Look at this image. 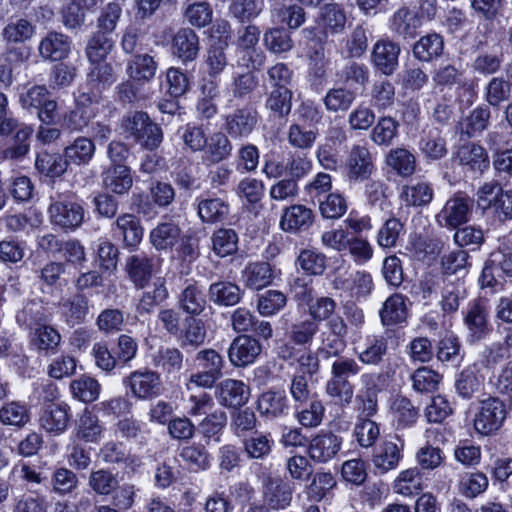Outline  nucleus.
Returning <instances> with one entry per match:
<instances>
[{
	"label": "nucleus",
	"mask_w": 512,
	"mask_h": 512,
	"mask_svg": "<svg viewBox=\"0 0 512 512\" xmlns=\"http://www.w3.org/2000/svg\"><path fill=\"white\" fill-rule=\"evenodd\" d=\"M103 430L98 417L85 409L77 423L76 437L86 443H97L102 438Z\"/></svg>",
	"instance_id": "nucleus-27"
},
{
	"label": "nucleus",
	"mask_w": 512,
	"mask_h": 512,
	"mask_svg": "<svg viewBox=\"0 0 512 512\" xmlns=\"http://www.w3.org/2000/svg\"><path fill=\"white\" fill-rule=\"evenodd\" d=\"M482 385V380L476 375L471 368L463 370L456 379L455 387L458 394L465 398H471L477 393Z\"/></svg>",
	"instance_id": "nucleus-64"
},
{
	"label": "nucleus",
	"mask_w": 512,
	"mask_h": 512,
	"mask_svg": "<svg viewBox=\"0 0 512 512\" xmlns=\"http://www.w3.org/2000/svg\"><path fill=\"white\" fill-rule=\"evenodd\" d=\"M127 270L131 280L139 288L147 285L153 271L149 258H131Z\"/></svg>",
	"instance_id": "nucleus-60"
},
{
	"label": "nucleus",
	"mask_w": 512,
	"mask_h": 512,
	"mask_svg": "<svg viewBox=\"0 0 512 512\" xmlns=\"http://www.w3.org/2000/svg\"><path fill=\"white\" fill-rule=\"evenodd\" d=\"M261 344L255 338L248 335L237 336L229 346L228 358L236 367H244L252 364L260 355Z\"/></svg>",
	"instance_id": "nucleus-8"
},
{
	"label": "nucleus",
	"mask_w": 512,
	"mask_h": 512,
	"mask_svg": "<svg viewBox=\"0 0 512 512\" xmlns=\"http://www.w3.org/2000/svg\"><path fill=\"white\" fill-rule=\"evenodd\" d=\"M420 26V17L406 7L398 9L391 19V29L403 38H413Z\"/></svg>",
	"instance_id": "nucleus-21"
},
{
	"label": "nucleus",
	"mask_w": 512,
	"mask_h": 512,
	"mask_svg": "<svg viewBox=\"0 0 512 512\" xmlns=\"http://www.w3.org/2000/svg\"><path fill=\"white\" fill-rule=\"evenodd\" d=\"M88 486L97 495L107 496L115 491L119 486V481L116 474L103 468L90 473Z\"/></svg>",
	"instance_id": "nucleus-38"
},
{
	"label": "nucleus",
	"mask_w": 512,
	"mask_h": 512,
	"mask_svg": "<svg viewBox=\"0 0 512 512\" xmlns=\"http://www.w3.org/2000/svg\"><path fill=\"white\" fill-rule=\"evenodd\" d=\"M361 381L365 385L356 395V405L359 416L370 418L377 412L376 377L373 374H363Z\"/></svg>",
	"instance_id": "nucleus-16"
},
{
	"label": "nucleus",
	"mask_w": 512,
	"mask_h": 512,
	"mask_svg": "<svg viewBox=\"0 0 512 512\" xmlns=\"http://www.w3.org/2000/svg\"><path fill=\"white\" fill-rule=\"evenodd\" d=\"M334 278L332 280L335 289L348 291L351 297L360 298L369 295L373 288V281L370 274L357 272L353 279L345 278V262L337 259L335 262Z\"/></svg>",
	"instance_id": "nucleus-6"
},
{
	"label": "nucleus",
	"mask_w": 512,
	"mask_h": 512,
	"mask_svg": "<svg viewBox=\"0 0 512 512\" xmlns=\"http://www.w3.org/2000/svg\"><path fill=\"white\" fill-rule=\"evenodd\" d=\"M124 131L146 149L153 150L162 142V130L144 112L127 115L122 122Z\"/></svg>",
	"instance_id": "nucleus-2"
},
{
	"label": "nucleus",
	"mask_w": 512,
	"mask_h": 512,
	"mask_svg": "<svg viewBox=\"0 0 512 512\" xmlns=\"http://www.w3.org/2000/svg\"><path fill=\"white\" fill-rule=\"evenodd\" d=\"M400 47L389 41H378L372 51V61L376 68L385 75H391L398 66Z\"/></svg>",
	"instance_id": "nucleus-14"
},
{
	"label": "nucleus",
	"mask_w": 512,
	"mask_h": 512,
	"mask_svg": "<svg viewBox=\"0 0 512 512\" xmlns=\"http://www.w3.org/2000/svg\"><path fill=\"white\" fill-rule=\"evenodd\" d=\"M172 48L173 53L182 60L194 59L199 50L198 38L195 32L188 28L178 31L173 39Z\"/></svg>",
	"instance_id": "nucleus-33"
},
{
	"label": "nucleus",
	"mask_w": 512,
	"mask_h": 512,
	"mask_svg": "<svg viewBox=\"0 0 512 512\" xmlns=\"http://www.w3.org/2000/svg\"><path fill=\"white\" fill-rule=\"evenodd\" d=\"M229 206L221 199H205L198 204V214L204 222L215 223L224 220Z\"/></svg>",
	"instance_id": "nucleus-45"
},
{
	"label": "nucleus",
	"mask_w": 512,
	"mask_h": 512,
	"mask_svg": "<svg viewBox=\"0 0 512 512\" xmlns=\"http://www.w3.org/2000/svg\"><path fill=\"white\" fill-rule=\"evenodd\" d=\"M49 213L52 222L63 228H77L84 218L83 208L73 202H55L50 205Z\"/></svg>",
	"instance_id": "nucleus-13"
},
{
	"label": "nucleus",
	"mask_w": 512,
	"mask_h": 512,
	"mask_svg": "<svg viewBox=\"0 0 512 512\" xmlns=\"http://www.w3.org/2000/svg\"><path fill=\"white\" fill-rule=\"evenodd\" d=\"M472 201L463 196H455L449 199L440 213L437 221L441 226L456 229L468 222L472 213Z\"/></svg>",
	"instance_id": "nucleus-7"
},
{
	"label": "nucleus",
	"mask_w": 512,
	"mask_h": 512,
	"mask_svg": "<svg viewBox=\"0 0 512 512\" xmlns=\"http://www.w3.org/2000/svg\"><path fill=\"white\" fill-rule=\"evenodd\" d=\"M257 123L256 115L248 108L237 109L226 117L225 128L234 138L248 136Z\"/></svg>",
	"instance_id": "nucleus-17"
},
{
	"label": "nucleus",
	"mask_w": 512,
	"mask_h": 512,
	"mask_svg": "<svg viewBox=\"0 0 512 512\" xmlns=\"http://www.w3.org/2000/svg\"><path fill=\"white\" fill-rule=\"evenodd\" d=\"M457 157L462 165L470 167L473 171L482 172L488 165L485 150L476 144H468L460 147Z\"/></svg>",
	"instance_id": "nucleus-43"
},
{
	"label": "nucleus",
	"mask_w": 512,
	"mask_h": 512,
	"mask_svg": "<svg viewBox=\"0 0 512 512\" xmlns=\"http://www.w3.org/2000/svg\"><path fill=\"white\" fill-rule=\"evenodd\" d=\"M66 160L63 161L59 154L41 152L36 158V168L46 176L55 177L63 174L67 168Z\"/></svg>",
	"instance_id": "nucleus-57"
},
{
	"label": "nucleus",
	"mask_w": 512,
	"mask_h": 512,
	"mask_svg": "<svg viewBox=\"0 0 512 512\" xmlns=\"http://www.w3.org/2000/svg\"><path fill=\"white\" fill-rule=\"evenodd\" d=\"M347 176L352 181L368 180L374 171L372 156L365 146L355 145L347 160Z\"/></svg>",
	"instance_id": "nucleus-11"
},
{
	"label": "nucleus",
	"mask_w": 512,
	"mask_h": 512,
	"mask_svg": "<svg viewBox=\"0 0 512 512\" xmlns=\"http://www.w3.org/2000/svg\"><path fill=\"white\" fill-rule=\"evenodd\" d=\"M104 184L111 191L122 194L132 187V177L126 165H114L104 176Z\"/></svg>",
	"instance_id": "nucleus-41"
},
{
	"label": "nucleus",
	"mask_w": 512,
	"mask_h": 512,
	"mask_svg": "<svg viewBox=\"0 0 512 512\" xmlns=\"http://www.w3.org/2000/svg\"><path fill=\"white\" fill-rule=\"evenodd\" d=\"M411 379L413 382V388L416 391L421 393H432L437 390L442 380V376L428 367H421L412 374Z\"/></svg>",
	"instance_id": "nucleus-50"
},
{
	"label": "nucleus",
	"mask_w": 512,
	"mask_h": 512,
	"mask_svg": "<svg viewBox=\"0 0 512 512\" xmlns=\"http://www.w3.org/2000/svg\"><path fill=\"white\" fill-rule=\"evenodd\" d=\"M180 457L186 463L189 470L193 472L206 470L210 466L207 451L199 445H190L182 448Z\"/></svg>",
	"instance_id": "nucleus-53"
},
{
	"label": "nucleus",
	"mask_w": 512,
	"mask_h": 512,
	"mask_svg": "<svg viewBox=\"0 0 512 512\" xmlns=\"http://www.w3.org/2000/svg\"><path fill=\"white\" fill-rule=\"evenodd\" d=\"M324 415L325 407L322 401L313 399L305 408L297 412L296 418L301 426L316 428L321 425Z\"/></svg>",
	"instance_id": "nucleus-56"
},
{
	"label": "nucleus",
	"mask_w": 512,
	"mask_h": 512,
	"mask_svg": "<svg viewBox=\"0 0 512 512\" xmlns=\"http://www.w3.org/2000/svg\"><path fill=\"white\" fill-rule=\"evenodd\" d=\"M469 332V341L478 342L484 339L490 332L488 311L481 301H475L467 311L464 319Z\"/></svg>",
	"instance_id": "nucleus-12"
},
{
	"label": "nucleus",
	"mask_w": 512,
	"mask_h": 512,
	"mask_svg": "<svg viewBox=\"0 0 512 512\" xmlns=\"http://www.w3.org/2000/svg\"><path fill=\"white\" fill-rule=\"evenodd\" d=\"M313 213L303 205H293L287 208L281 218L280 226L285 231L305 229L312 224Z\"/></svg>",
	"instance_id": "nucleus-25"
},
{
	"label": "nucleus",
	"mask_w": 512,
	"mask_h": 512,
	"mask_svg": "<svg viewBox=\"0 0 512 512\" xmlns=\"http://www.w3.org/2000/svg\"><path fill=\"white\" fill-rule=\"evenodd\" d=\"M195 361L201 370L191 374L189 383L204 389L212 388L223 375V357L214 349H203L197 352Z\"/></svg>",
	"instance_id": "nucleus-3"
},
{
	"label": "nucleus",
	"mask_w": 512,
	"mask_h": 512,
	"mask_svg": "<svg viewBox=\"0 0 512 512\" xmlns=\"http://www.w3.org/2000/svg\"><path fill=\"white\" fill-rule=\"evenodd\" d=\"M114 41L103 32H97L89 40L86 54L91 63L103 62L107 55L112 51Z\"/></svg>",
	"instance_id": "nucleus-44"
},
{
	"label": "nucleus",
	"mask_w": 512,
	"mask_h": 512,
	"mask_svg": "<svg viewBox=\"0 0 512 512\" xmlns=\"http://www.w3.org/2000/svg\"><path fill=\"white\" fill-rule=\"evenodd\" d=\"M94 151V143L86 137H80L73 144L65 148L64 156L67 163L81 165L87 164L91 160Z\"/></svg>",
	"instance_id": "nucleus-42"
},
{
	"label": "nucleus",
	"mask_w": 512,
	"mask_h": 512,
	"mask_svg": "<svg viewBox=\"0 0 512 512\" xmlns=\"http://www.w3.org/2000/svg\"><path fill=\"white\" fill-rule=\"evenodd\" d=\"M444 48V42L438 34H428L417 41L413 47L414 56L421 61H431L439 57Z\"/></svg>",
	"instance_id": "nucleus-37"
},
{
	"label": "nucleus",
	"mask_w": 512,
	"mask_h": 512,
	"mask_svg": "<svg viewBox=\"0 0 512 512\" xmlns=\"http://www.w3.org/2000/svg\"><path fill=\"white\" fill-rule=\"evenodd\" d=\"M263 499L265 505L271 509H284L291 503L292 492L282 481L269 479L264 486Z\"/></svg>",
	"instance_id": "nucleus-19"
},
{
	"label": "nucleus",
	"mask_w": 512,
	"mask_h": 512,
	"mask_svg": "<svg viewBox=\"0 0 512 512\" xmlns=\"http://www.w3.org/2000/svg\"><path fill=\"white\" fill-rule=\"evenodd\" d=\"M63 313L69 325L83 322L89 313V300L84 294H76L62 304Z\"/></svg>",
	"instance_id": "nucleus-40"
},
{
	"label": "nucleus",
	"mask_w": 512,
	"mask_h": 512,
	"mask_svg": "<svg viewBox=\"0 0 512 512\" xmlns=\"http://www.w3.org/2000/svg\"><path fill=\"white\" fill-rule=\"evenodd\" d=\"M116 225L129 252L135 251L143 237V228L139 220L132 214H124L117 218Z\"/></svg>",
	"instance_id": "nucleus-26"
},
{
	"label": "nucleus",
	"mask_w": 512,
	"mask_h": 512,
	"mask_svg": "<svg viewBox=\"0 0 512 512\" xmlns=\"http://www.w3.org/2000/svg\"><path fill=\"white\" fill-rule=\"evenodd\" d=\"M336 486V479L330 472H316L310 483L304 488V493L310 501L320 502L327 493Z\"/></svg>",
	"instance_id": "nucleus-29"
},
{
	"label": "nucleus",
	"mask_w": 512,
	"mask_h": 512,
	"mask_svg": "<svg viewBox=\"0 0 512 512\" xmlns=\"http://www.w3.org/2000/svg\"><path fill=\"white\" fill-rule=\"evenodd\" d=\"M387 164L402 176H409L415 171V157L404 148L391 150L387 155Z\"/></svg>",
	"instance_id": "nucleus-49"
},
{
	"label": "nucleus",
	"mask_w": 512,
	"mask_h": 512,
	"mask_svg": "<svg viewBox=\"0 0 512 512\" xmlns=\"http://www.w3.org/2000/svg\"><path fill=\"white\" fill-rule=\"evenodd\" d=\"M396 494L411 497L418 495L423 490L422 473L417 467L402 470L392 484Z\"/></svg>",
	"instance_id": "nucleus-18"
},
{
	"label": "nucleus",
	"mask_w": 512,
	"mask_h": 512,
	"mask_svg": "<svg viewBox=\"0 0 512 512\" xmlns=\"http://www.w3.org/2000/svg\"><path fill=\"white\" fill-rule=\"evenodd\" d=\"M406 304L404 296L398 293L391 295L383 303L380 318L383 325H395L406 319Z\"/></svg>",
	"instance_id": "nucleus-32"
},
{
	"label": "nucleus",
	"mask_w": 512,
	"mask_h": 512,
	"mask_svg": "<svg viewBox=\"0 0 512 512\" xmlns=\"http://www.w3.org/2000/svg\"><path fill=\"white\" fill-rule=\"evenodd\" d=\"M156 71V63L147 54L138 55L128 65V72L134 81H149Z\"/></svg>",
	"instance_id": "nucleus-51"
},
{
	"label": "nucleus",
	"mask_w": 512,
	"mask_h": 512,
	"mask_svg": "<svg viewBox=\"0 0 512 512\" xmlns=\"http://www.w3.org/2000/svg\"><path fill=\"white\" fill-rule=\"evenodd\" d=\"M325 391L329 397L336 399L341 405L350 404L354 395V387L348 379L335 377H330L326 382Z\"/></svg>",
	"instance_id": "nucleus-54"
},
{
	"label": "nucleus",
	"mask_w": 512,
	"mask_h": 512,
	"mask_svg": "<svg viewBox=\"0 0 512 512\" xmlns=\"http://www.w3.org/2000/svg\"><path fill=\"white\" fill-rule=\"evenodd\" d=\"M184 326V329L180 330L177 336L181 347L191 346L197 348L201 346L206 338L204 323L196 318H186Z\"/></svg>",
	"instance_id": "nucleus-36"
},
{
	"label": "nucleus",
	"mask_w": 512,
	"mask_h": 512,
	"mask_svg": "<svg viewBox=\"0 0 512 512\" xmlns=\"http://www.w3.org/2000/svg\"><path fill=\"white\" fill-rule=\"evenodd\" d=\"M249 387L242 381L236 379H225L221 381L215 390V397L218 402L230 408L243 406L249 399Z\"/></svg>",
	"instance_id": "nucleus-9"
},
{
	"label": "nucleus",
	"mask_w": 512,
	"mask_h": 512,
	"mask_svg": "<svg viewBox=\"0 0 512 512\" xmlns=\"http://www.w3.org/2000/svg\"><path fill=\"white\" fill-rule=\"evenodd\" d=\"M391 409L398 425L403 427L410 426L417 420L418 410L413 406L411 401L405 397H396L392 403Z\"/></svg>",
	"instance_id": "nucleus-63"
},
{
	"label": "nucleus",
	"mask_w": 512,
	"mask_h": 512,
	"mask_svg": "<svg viewBox=\"0 0 512 512\" xmlns=\"http://www.w3.org/2000/svg\"><path fill=\"white\" fill-rule=\"evenodd\" d=\"M93 64V68L88 73L87 81L93 90L100 92L106 86L114 82L113 69L106 62Z\"/></svg>",
	"instance_id": "nucleus-61"
},
{
	"label": "nucleus",
	"mask_w": 512,
	"mask_h": 512,
	"mask_svg": "<svg viewBox=\"0 0 512 512\" xmlns=\"http://www.w3.org/2000/svg\"><path fill=\"white\" fill-rule=\"evenodd\" d=\"M243 291L231 282H218L210 285V299L220 306H234L241 300Z\"/></svg>",
	"instance_id": "nucleus-30"
},
{
	"label": "nucleus",
	"mask_w": 512,
	"mask_h": 512,
	"mask_svg": "<svg viewBox=\"0 0 512 512\" xmlns=\"http://www.w3.org/2000/svg\"><path fill=\"white\" fill-rule=\"evenodd\" d=\"M206 154L212 162H219L227 158L231 151L232 146L226 135L223 133H215L207 139Z\"/></svg>",
	"instance_id": "nucleus-59"
},
{
	"label": "nucleus",
	"mask_w": 512,
	"mask_h": 512,
	"mask_svg": "<svg viewBox=\"0 0 512 512\" xmlns=\"http://www.w3.org/2000/svg\"><path fill=\"white\" fill-rule=\"evenodd\" d=\"M273 444L270 435L255 433L244 440V449L249 458L263 459L271 453Z\"/></svg>",
	"instance_id": "nucleus-52"
},
{
	"label": "nucleus",
	"mask_w": 512,
	"mask_h": 512,
	"mask_svg": "<svg viewBox=\"0 0 512 512\" xmlns=\"http://www.w3.org/2000/svg\"><path fill=\"white\" fill-rule=\"evenodd\" d=\"M70 418L71 413L68 404H52L44 410L40 418V424L47 432L59 435L67 429Z\"/></svg>",
	"instance_id": "nucleus-15"
},
{
	"label": "nucleus",
	"mask_w": 512,
	"mask_h": 512,
	"mask_svg": "<svg viewBox=\"0 0 512 512\" xmlns=\"http://www.w3.org/2000/svg\"><path fill=\"white\" fill-rule=\"evenodd\" d=\"M404 444L384 441L372 458L373 467L377 474H385L395 470L403 458Z\"/></svg>",
	"instance_id": "nucleus-10"
},
{
	"label": "nucleus",
	"mask_w": 512,
	"mask_h": 512,
	"mask_svg": "<svg viewBox=\"0 0 512 512\" xmlns=\"http://www.w3.org/2000/svg\"><path fill=\"white\" fill-rule=\"evenodd\" d=\"M78 483L77 475L67 468H58L53 473L52 489L59 495L72 493L78 487Z\"/></svg>",
	"instance_id": "nucleus-62"
},
{
	"label": "nucleus",
	"mask_w": 512,
	"mask_h": 512,
	"mask_svg": "<svg viewBox=\"0 0 512 512\" xmlns=\"http://www.w3.org/2000/svg\"><path fill=\"white\" fill-rule=\"evenodd\" d=\"M344 9L338 4H327L321 9L320 25L325 32L339 33L346 24Z\"/></svg>",
	"instance_id": "nucleus-39"
},
{
	"label": "nucleus",
	"mask_w": 512,
	"mask_h": 512,
	"mask_svg": "<svg viewBox=\"0 0 512 512\" xmlns=\"http://www.w3.org/2000/svg\"><path fill=\"white\" fill-rule=\"evenodd\" d=\"M488 487V478L482 472L465 473L459 481V492L467 498H475Z\"/></svg>",
	"instance_id": "nucleus-47"
},
{
	"label": "nucleus",
	"mask_w": 512,
	"mask_h": 512,
	"mask_svg": "<svg viewBox=\"0 0 512 512\" xmlns=\"http://www.w3.org/2000/svg\"><path fill=\"white\" fill-rule=\"evenodd\" d=\"M343 439L337 434L321 430L313 435L307 445V455L315 464H325L334 459L342 448Z\"/></svg>",
	"instance_id": "nucleus-5"
},
{
	"label": "nucleus",
	"mask_w": 512,
	"mask_h": 512,
	"mask_svg": "<svg viewBox=\"0 0 512 512\" xmlns=\"http://www.w3.org/2000/svg\"><path fill=\"white\" fill-rule=\"evenodd\" d=\"M180 309L190 315H199L206 306V298L196 283L187 284L178 296Z\"/></svg>",
	"instance_id": "nucleus-22"
},
{
	"label": "nucleus",
	"mask_w": 512,
	"mask_h": 512,
	"mask_svg": "<svg viewBox=\"0 0 512 512\" xmlns=\"http://www.w3.org/2000/svg\"><path fill=\"white\" fill-rule=\"evenodd\" d=\"M263 41L267 49L275 54L287 52L293 47L289 32L282 28H272L266 31Z\"/></svg>",
	"instance_id": "nucleus-55"
},
{
	"label": "nucleus",
	"mask_w": 512,
	"mask_h": 512,
	"mask_svg": "<svg viewBox=\"0 0 512 512\" xmlns=\"http://www.w3.org/2000/svg\"><path fill=\"white\" fill-rule=\"evenodd\" d=\"M30 421V410L25 403L11 401L0 408V422L6 426L24 427Z\"/></svg>",
	"instance_id": "nucleus-31"
},
{
	"label": "nucleus",
	"mask_w": 512,
	"mask_h": 512,
	"mask_svg": "<svg viewBox=\"0 0 512 512\" xmlns=\"http://www.w3.org/2000/svg\"><path fill=\"white\" fill-rule=\"evenodd\" d=\"M354 434L360 446L368 448L374 445L380 436L378 424L370 418L358 416Z\"/></svg>",
	"instance_id": "nucleus-48"
},
{
	"label": "nucleus",
	"mask_w": 512,
	"mask_h": 512,
	"mask_svg": "<svg viewBox=\"0 0 512 512\" xmlns=\"http://www.w3.org/2000/svg\"><path fill=\"white\" fill-rule=\"evenodd\" d=\"M287 402V397L283 392L267 391L258 400V410L267 417L277 418L287 410Z\"/></svg>",
	"instance_id": "nucleus-34"
},
{
	"label": "nucleus",
	"mask_w": 512,
	"mask_h": 512,
	"mask_svg": "<svg viewBox=\"0 0 512 512\" xmlns=\"http://www.w3.org/2000/svg\"><path fill=\"white\" fill-rule=\"evenodd\" d=\"M60 342V333L50 325L43 324L35 327L30 334V344L46 354L56 352Z\"/></svg>",
	"instance_id": "nucleus-20"
},
{
	"label": "nucleus",
	"mask_w": 512,
	"mask_h": 512,
	"mask_svg": "<svg viewBox=\"0 0 512 512\" xmlns=\"http://www.w3.org/2000/svg\"><path fill=\"white\" fill-rule=\"evenodd\" d=\"M238 237L232 229H219L212 237V248L218 256H230L238 250Z\"/></svg>",
	"instance_id": "nucleus-46"
},
{
	"label": "nucleus",
	"mask_w": 512,
	"mask_h": 512,
	"mask_svg": "<svg viewBox=\"0 0 512 512\" xmlns=\"http://www.w3.org/2000/svg\"><path fill=\"white\" fill-rule=\"evenodd\" d=\"M70 50L66 36L60 33H49L40 43L39 51L45 59L59 61L65 58Z\"/></svg>",
	"instance_id": "nucleus-24"
},
{
	"label": "nucleus",
	"mask_w": 512,
	"mask_h": 512,
	"mask_svg": "<svg viewBox=\"0 0 512 512\" xmlns=\"http://www.w3.org/2000/svg\"><path fill=\"white\" fill-rule=\"evenodd\" d=\"M246 286L260 290L269 285L273 279V269L266 261H257L250 264L243 274Z\"/></svg>",
	"instance_id": "nucleus-28"
},
{
	"label": "nucleus",
	"mask_w": 512,
	"mask_h": 512,
	"mask_svg": "<svg viewBox=\"0 0 512 512\" xmlns=\"http://www.w3.org/2000/svg\"><path fill=\"white\" fill-rule=\"evenodd\" d=\"M388 351V341L382 335H369L365 347L358 353V359L365 365H378Z\"/></svg>",
	"instance_id": "nucleus-23"
},
{
	"label": "nucleus",
	"mask_w": 512,
	"mask_h": 512,
	"mask_svg": "<svg viewBox=\"0 0 512 512\" xmlns=\"http://www.w3.org/2000/svg\"><path fill=\"white\" fill-rule=\"evenodd\" d=\"M286 296L277 290H268L258 297L257 310L262 316H272L286 305Z\"/></svg>",
	"instance_id": "nucleus-58"
},
{
	"label": "nucleus",
	"mask_w": 512,
	"mask_h": 512,
	"mask_svg": "<svg viewBox=\"0 0 512 512\" xmlns=\"http://www.w3.org/2000/svg\"><path fill=\"white\" fill-rule=\"evenodd\" d=\"M123 385L138 400L157 398L163 390L160 374L148 368L131 372L123 379Z\"/></svg>",
	"instance_id": "nucleus-4"
},
{
	"label": "nucleus",
	"mask_w": 512,
	"mask_h": 512,
	"mask_svg": "<svg viewBox=\"0 0 512 512\" xmlns=\"http://www.w3.org/2000/svg\"><path fill=\"white\" fill-rule=\"evenodd\" d=\"M508 415L506 403L496 396H489L479 402L474 417V428L481 435L496 433Z\"/></svg>",
	"instance_id": "nucleus-1"
},
{
	"label": "nucleus",
	"mask_w": 512,
	"mask_h": 512,
	"mask_svg": "<svg viewBox=\"0 0 512 512\" xmlns=\"http://www.w3.org/2000/svg\"><path fill=\"white\" fill-rule=\"evenodd\" d=\"M100 390L98 381L88 375H81L70 383L72 396L84 403L95 401L99 397Z\"/></svg>",
	"instance_id": "nucleus-35"
}]
</instances>
